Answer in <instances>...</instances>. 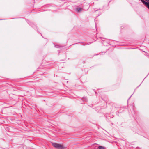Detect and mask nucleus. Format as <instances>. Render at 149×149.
<instances>
[{
    "mask_svg": "<svg viewBox=\"0 0 149 149\" xmlns=\"http://www.w3.org/2000/svg\"><path fill=\"white\" fill-rule=\"evenodd\" d=\"M76 10L79 12L82 10V8L80 7L77 8H76Z\"/></svg>",
    "mask_w": 149,
    "mask_h": 149,
    "instance_id": "f03ea898",
    "label": "nucleus"
},
{
    "mask_svg": "<svg viewBox=\"0 0 149 149\" xmlns=\"http://www.w3.org/2000/svg\"><path fill=\"white\" fill-rule=\"evenodd\" d=\"M52 144L54 147L58 149H63L65 148L64 146L62 144H58L56 143H53Z\"/></svg>",
    "mask_w": 149,
    "mask_h": 149,
    "instance_id": "f257e3e1",
    "label": "nucleus"
},
{
    "mask_svg": "<svg viewBox=\"0 0 149 149\" xmlns=\"http://www.w3.org/2000/svg\"><path fill=\"white\" fill-rule=\"evenodd\" d=\"M98 148L99 149H105V148H104L103 146H99L98 147Z\"/></svg>",
    "mask_w": 149,
    "mask_h": 149,
    "instance_id": "7ed1b4c3",
    "label": "nucleus"
}]
</instances>
